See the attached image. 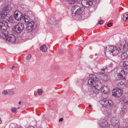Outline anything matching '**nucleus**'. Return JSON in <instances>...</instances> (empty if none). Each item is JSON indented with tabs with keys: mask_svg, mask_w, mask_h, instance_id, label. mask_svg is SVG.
<instances>
[{
	"mask_svg": "<svg viewBox=\"0 0 128 128\" xmlns=\"http://www.w3.org/2000/svg\"><path fill=\"white\" fill-rule=\"evenodd\" d=\"M89 77L88 80V84L92 86V91L94 92L98 93L102 87L101 83L98 81V78L95 75L91 74Z\"/></svg>",
	"mask_w": 128,
	"mask_h": 128,
	"instance_id": "obj_1",
	"label": "nucleus"
},
{
	"mask_svg": "<svg viewBox=\"0 0 128 128\" xmlns=\"http://www.w3.org/2000/svg\"><path fill=\"white\" fill-rule=\"evenodd\" d=\"M120 50L119 48L110 46L105 48V53L107 56L110 57L112 56H116L120 53Z\"/></svg>",
	"mask_w": 128,
	"mask_h": 128,
	"instance_id": "obj_2",
	"label": "nucleus"
},
{
	"mask_svg": "<svg viewBox=\"0 0 128 128\" xmlns=\"http://www.w3.org/2000/svg\"><path fill=\"white\" fill-rule=\"evenodd\" d=\"M72 14V16L79 15L81 14L82 11L81 8L78 6H72L71 8Z\"/></svg>",
	"mask_w": 128,
	"mask_h": 128,
	"instance_id": "obj_3",
	"label": "nucleus"
},
{
	"mask_svg": "<svg viewBox=\"0 0 128 128\" xmlns=\"http://www.w3.org/2000/svg\"><path fill=\"white\" fill-rule=\"evenodd\" d=\"M26 29L29 32H31L35 30L36 28V24L33 21L28 22L26 24Z\"/></svg>",
	"mask_w": 128,
	"mask_h": 128,
	"instance_id": "obj_4",
	"label": "nucleus"
},
{
	"mask_svg": "<svg viewBox=\"0 0 128 128\" xmlns=\"http://www.w3.org/2000/svg\"><path fill=\"white\" fill-rule=\"evenodd\" d=\"M100 103L102 106L104 107H106L108 106H112L113 105V103L111 100H108L104 99L100 101Z\"/></svg>",
	"mask_w": 128,
	"mask_h": 128,
	"instance_id": "obj_5",
	"label": "nucleus"
},
{
	"mask_svg": "<svg viewBox=\"0 0 128 128\" xmlns=\"http://www.w3.org/2000/svg\"><path fill=\"white\" fill-rule=\"evenodd\" d=\"M119 48L120 50H122L126 52L128 50V42L126 43L125 40L121 41L120 44Z\"/></svg>",
	"mask_w": 128,
	"mask_h": 128,
	"instance_id": "obj_6",
	"label": "nucleus"
},
{
	"mask_svg": "<svg viewBox=\"0 0 128 128\" xmlns=\"http://www.w3.org/2000/svg\"><path fill=\"white\" fill-rule=\"evenodd\" d=\"M24 28V24L21 23H19L16 25L14 27L15 31L18 33L21 32Z\"/></svg>",
	"mask_w": 128,
	"mask_h": 128,
	"instance_id": "obj_7",
	"label": "nucleus"
},
{
	"mask_svg": "<svg viewBox=\"0 0 128 128\" xmlns=\"http://www.w3.org/2000/svg\"><path fill=\"white\" fill-rule=\"evenodd\" d=\"M122 90L119 88L114 89L112 91V95L114 96L119 97L122 95Z\"/></svg>",
	"mask_w": 128,
	"mask_h": 128,
	"instance_id": "obj_8",
	"label": "nucleus"
},
{
	"mask_svg": "<svg viewBox=\"0 0 128 128\" xmlns=\"http://www.w3.org/2000/svg\"><path fill=\"white\" fill-rule=\"evenodd\" d=\"M81 4L83 6L87 8L91 6L93 3L91 0H82Z\"/></svg>",
	"mask_w": 128,
	"mask_h": 128,
	"instance_id": "obj_9",
	"label": "nucleus"
},
{
	"mask_svg": "<svg viewBox=\"0 0 128 128\" xmlns=\"http://www.w3.org/2000/svg\"><path fill=\"white\" fill-rule=\"evenodd\" d=\"M107 125V122L105 120H102L100 122V126L102 128H114V126L112 125H110L106 128V126Z\"/></svg>",
	"mask_w": 128,
	"mask_h": 128,
	"instance_id": "obj_10",
	"label": "nucleus"
},
{
	"mask_svg": "<svg viewBox=\"0 0 128 128\" xmlns=\"http://www.w3.org/2000/svg\"><path fill=\"white\" fill-rule=\"evenodd\" d=\"M14 18L17 20L19 21L21 20L22 14L21 12L18 10H16L14 12Z\"/></svg>",
	"mask_w": 128,
	"mask_h": 128,
	"instance_id": "obj_11",
	"label": "nucleus"
},
{
	"mask_svg": "<svg viewBox=\"0 0 128 128\" xmlns=\"http://www.w3.org/2000/svg\"><path fill=\"white\" fill-rule=\"evenodd\" d=\"M6 40L12 43H14L16 40V37L13 34L10 35L6 38Z\"/></svg>",
	"mask_w": 128,
	"mask_h": 128,
	"instance_id": "obj_12",
	"label": "nucleus"
},
{
	"mask_svg": "<svg viewBox=\"0 0 128 128\" xmlns=\"http://www.w3.org/2000/svg\"><path fill=\"white\" fill-rule=\"evenodd\" d=\"M12 9V7L10 5L8 4L6 5L2 11L6 15L7 13H8Z\"/></svg>",
	"mask_w": 128,
	"mask_h": 128,
	"instance_id": "obj_13",
	"label": "nucleus"
},
{
	"mask_svg": "<svg viewBox=\"0 0 128 128\" xmlns=\"http://www.w3.org/2000/svg\"><path fill=\"white\" fill-rule=\"evenodd\" d=\"M5 19H6V20H5L6 21V22H8L9 23H12V22L13 18L11 16L9 15H6L5 17Z\"/></svg>",
	"mask_w": 128,
	"mask_h": 128,
	"instance_id": "obj_14",
	"label": "nucleus"
},
{
	"mask_svg": "<svg viewBox=\"0 0 128 128\" xmlns=\"http://www.w3.org/2000/svg\"><path fill=\"white\" fill-rule=\"evenodd\" d=\"M7 23L4 22H0V30H5L6 28Z\"/></svg>",
	"mask_w": 128,
	"mask_h": 128,
	"instance_id": "obj_15",
	"label": "nucleus"
},
{
	"mask_svg": "<svg viewBox=\"0 0 128 128\" xmlns=\"http://www.w3.org/2000/svg\"><path fill=\"white\" fill-rule=\"evenodd\" d=\"M102 91L103 93L108 94L109 92V89L108 87L104 86L102 89Z\"/></svg>",
	"mask_w": 128,
	"mask_h": 128,
	"instance_id": "obj_16",
	"label": "nucleus"
},
{
	"mask_svg": "<svg viewBox=\"0 0 128 128\" xmlns=\"http://www.w3.org/2000/svg\"><path fill=\"white\" fill-rule=\"evenodd\" d=\"M56 20L54 17H51L48 21V22L51 24L55 25L56 24Z\"/></svg>",
	"mask_w": 128,
	"mask_h": 128,
	"instance_id": "obj_17",
	"label": "nucleus"
},
{
	"mask_svg": "<svg viewBox=\"0 0 128 128\" xmlns=\"http://www.w3.org/2000/svg\"><path fill=\"white\" fill-rule=\"evenodd\" d=\"M126 73L124 70H122L118 75V78H124L126 76Z\"/></svg>",
	"mask_w": 128,
	"mask_h": 128,
	"instance_id": "obj_18",
	"label": "nucleus"
},
{
	"mask_svg": "<svg viewBox=\"0 0 128 128\" xmlns=\"http://www.w3.org/2000/svg\"><path fill=\"white\" fill-rule=\"evenodd\" d=\"M40 50L43 52H46L48 48L44 44L40 46Z\"/></svg>",
	"mask_w": 128,
	"mask_h": 128,
	"instance_id": "obj_19",
	"label": "nucleus"
},
{
	"mask_svg": "<svg viewBox=\"0 0 128 128\" xmlns=\"http://www.w3.org/2000/svg\"><path fill=\"white\" fill-rule=\"evenodd\" d=\"M124 52H122L121 55V58L122 60L125 59L128 56V54Z\"/></svg>",
	"mask_w": 128,
	"mask_h": 128,
	"instance_id": "obj_20",
	"label": "nucleus"
},
{
	"mask_svg": "<svg viewBox=\"0 0 128 128\" xmlns=\"http://www.w3.org/2000/svg\"><path fill=\"white\" fill-rule=\"evenodd\" d=\"M4 30L2 32V35L3 36H4L5 37H6L8 34V32L6 29Z\"/></svg>",
	"mask_w": 128,
	"mask_h": 128,
	"instance_id": "obj_21",
	"label": "nucleus"
},
{
	"mask_svg": "<svg viewBox=\"0 0 128 128\" xmlns=\"http://www.w3.org/2000/svg\"><path fill=\"white\" fill-rule=\"evenodd\" d=\"M23 18L24 21L26 22H28L30 20L29 17L28 16H24Z\"/></svg>",
	"mask_w": 128,
	"mask_h": 128,
	"instance_id": "obj_22",
	"label": "nucleus"
},
{
	"mask_svg": "<svg viewBox=\"0 0 128 128\" xmlns=\"http://www.w3.org/2000/svg\"><path fill=\"white\" fill-rule=\"evenodd\" d=\"M6 14L2 11L0 13V20L3 18L4 17L5 18Z\"/></svg>",
	"mask_w": 128,
	"mask_h": 128,
	"instance_id": "obj_23",
	"label": "nucleus"
},
{
	"mask_svg": "<svg viewBox=\"0 0 128 128\" xmlns=\"http://www.w3.org/2000/svg\"><path fill=\"white\" fill-rule=\"evenodd\" d=\"M120 123L118 121H116L115 122V126L116 128H118L120 126Z\"/></svg>",
	"mask_w": 128,
	"mask_h": 128,
	"instance_id": "obj_24",
	"label": "nucleus"
},
{
	"mask_svg": "<svg viewBox=\"0 0 128 128\" xmlns=\"http://www.w3.org/2000/svg\"><path fill=\"white\" fill-rule=\"evenodd\" d=\"M107 70V69L106 68H103L101 69V70L100 72V73L102 74H104L105 72Z\"/></svg>",
	"mask_w": 128,
	"mask_h": 128,
	"instance_id": "obj_25",
	"label": "nucleus"
},
{
	"mask_svg": "<svg viewBox=\"0 0 128 128\" xmlns=\"http://www.w3.org/2000/svg\"><path fill=\"white\" fill-rule=\"evenodd\" d=\"M123 66L124 67H126L128 66V61H126L124 62L123 63Z\"/></svg>",
	"mask_w": 128,
	"mask_h": 128,
	"instance_id": "obj_26",
	"label": "nucleus"
},
{
	"mask_svg": "<svg viewBox=\"0 0 128 128\" xmlns=\"http://www.w3.org/2000/svg\"><path fill=\"white\" fill-rule=\"evenodd\" d=\"M68 2L70 4H74L76 2L75 0H68Z\"/></svg>",
	"mask_w": 128,
	"mask_h": 128,
	"instance_id": "obj_27",
	"label": "nucleus"
},
{
	"mask_svg": "<svg viewBox=\"0 0 128 128\" xmlns=\"http://www.w3.org/2000/svg\"><path fill=\"white\" fill-rule=\"evenodd\" d=\"M125 110L124 109H122L120 112V114L121 115H123L124 113H125Z\"/></svg>",
	"mask_w": 128,
	"mask_h": 128,
	"instance_id": "obj_28",
	"label": "nucleus"
},
{
	"mask_svg": "<svg viewBox=\"0 0 128 128\" xmlns=\"http://www.w3.org/2000/svg\"><path fill=\"white\" fill-rule=\"evenodd\" d=\"M42 90L40 89L38 90L37 91V93L39 95H41L42 94Z\"/></svg>",
	"mask_w": 128,
	"mask_h": 128,
	"instance_id": "obj_29",
	"label": "nucleus"
},
{
	"mask_svg": "<svg viewBox=\"0 0 128 128\" xmlns=\"http://www.w3.org/2000/svg\"><path fill=\"white\" fill-rule=\"evenodd\" d=\"M11 110L12 112L14 113L16 111V108H13L11 109Z\"/></svg>",
	"mask_w": 128,
	"mask_h": 128,
	"instance_id": "obj_30",
	"label": "nucleus"
},
{
	"mask_svg": "<svg viewBox=\"0 0 128 128\" xmlns=\"http://www.w3.org/2000/svg\"><path fill=\"white\" fill-rule=\"evenodd\" d=\"M15 92L14 91H11L9 92L8 94L9 95H12L15 94Z\"/></svg>",
	"mask_w": 128,
	"mask_h": 128,
	"instance_id": "obj_31",
	"label": "nucleus"
},
{
	"mask_svg": "<svg viewBox=\"0 0 128 128\" xmlns=\"http://www.w3.org/2000/svg\"><path fill=\"white\" fill-rule=\"evenodd\" d=\"M31 57V55L30 54L28 55L27 56L26 60H28L30 59Z\"/></svg>",
	"mask_w": 128,
	"mask_h": 128,
	"instance_id": "obj_32",
	"label": "nucleus"
},
{
	"mask_svg": "<svg viewBox=\"0 0 128 128\" xmlns=\"http://www.w3.org/2000/svg\"><path fill=\"white\" fill-rule=\"evenodd\" d=\"M8 93L6 90H4L2 92V94H4V95H6Z\"/></svg>",
	"mask_w": 128,
	"mask_h": 128,
	"instance_id": "obj_33",
	"label": "nucleus"
},
{
	"mask_svg": "<svg viewBox=\"0 0 128 128\" xmlns=\"http://www.w3.org/2000/svg\"><path fill=\"white\" fill-rule=\"evenodd\" d=\"M103 22H104V21L103 20H100V21L99 22H98V24H102L103 23Z\"/></svg>",
	"mask_w": 128,
	"mask_h": 128,
	"instance_id": "obj_34",
	"label": "nucleus"
},
{
	"mask_svg": "<svg viewBox=\"0 0 128 128\" xmlns=\"http://www.w3.org/2000/svg\"><path fill=\"white\" fill-rule=\"evenodd\" d=\"M112 23H108L107 24V26H108L109 27H110L111 26H112Z\"/></svg>",
	"mask_w": 128,
	"mask_h": 128,
	"instance_id": "obj_35",
	"label": "nucleus"
},
{
	"mask_svg": "<svg viewBox=\"0 0 128 128\" xmlns=\"http://www.w3.org/2000/svg\"><path fill=\"white\" fill-rule=\"evenodd\" d=\"M126 16H128V14H124V15H123V17L122 18L124 20V16H125V17H126Z\"/></svg>",
	"mask_w": 128,
	"mask_h": 128,
	"instance_id": "obj_36",
	"label": "nucleus"
},
{
	"mask_svg": "<svg viewBox=\"0 0 128 128\" xmlns=\"http://www.w3.org/2000/svg\"><path fill=\"white\" fill-rule=\"evenodd\" d=\"M63 120V118H61L59 119V122H60L62 121Z\"/></svg>",
	"mask_w": 128,
	"mask_h": 128,
	"instance_id": "obj_37",
	"label": "nucleus"
},
{
	"mask_svg": "<svg viewBox=\"0 0 128 128\" xmlns=\"http://www.w3.org/2000/svg\"><path fill=\"white\" fill-rule=\"evenodd\" d=\"M2 123V121L1 118L0 117V124H1Z\"/></svg>",
	"mask_w": 128,
	"mask_h": 128,
	"instance_id": "obj_38",
	"label": "nucleus"
},
{
	"mask_svg": "<svg viewBox=\"0 0 128 128\" xmlns=\"http://www.w3.org/2000/svg\"><path fill=\"white\" fill-rule=\"evenodd\" d=\"M10 68L12 70L15 68V67L14 66H12V67H11Z\"/></svg>",
	"mask_w": 128,
	"mask_h": 128,
	"instance_id": "obj_39",
	"label": "nucleus"
},
{
	"mask_svg": "<svg viewBox=\"0 0 128 128\" xmlns=\"http://www.w3.org/2000/svg\"><path fill=\"white\" fill-rule=\"evenodd\" d=\"M28 128H35L33 126H30L28 127Z\"/></svg>",
	"mask_w": 128,
	"mask_h": 128,
	"instance_id": "obj_40",
	"label": "nucleus"
},
{
	"mask_svg": "<svg viewBox=\"0 0 128 128\" xmlns=\"http://www.w3.org/2000/svg\"><path fill=\"white\" fill-rule=\"evenodd\" d=\"M14 125L13 124H10V127H12V126H14Z\"/></svg>",
	"mask_w": 128,
	"mask_h": 128,
	"instance_id": "obj_41",
	"label": "nucleus"
},
{
	"mask_svg": "<svg viewBox=\"0 0 128 128\" xmlns=\"http://www.w3.org/2000/svg\"><path fill=\"white\" fill-rule=\"evenodd\" d=\"M21 103V101H20L19 102H18V104H20Z\"/></svg>",
	"mask_w": 128,
	"mask_h": 128,
	"instance_id": "obj_42",
	"label": "nucleus"
},
{
	"mask_svg": "<svg viewBox=\"0 0 128 128\" xmlns=\"http://www.w3.org/2000/svg\"><path fill=\"white\" fill-rule=\"evenodd\" d=\"M125 19L126 20H128V17H126Z\"/></svg>",
	"mask_w": 128,
	"mask_h": 128,
	"instance_id": "obj_43",
	"label": "nucleus"
},
{
	"mask_svg": "<svg viewBox=\"0 0 128 128\" xmlns=\"http://www.w3.org/2000/svg\"><path fill=\"white\" fill-rule=\"evenodd\" d=\"M89 106L90 107L91 106L90 105H89Z\"/></svg>",
	"mask_w": 128,
	"mask_h": 128,
	"instance_id": "obj_44",
	"label": "nucleus"
},
{
	"mask_svg": "<svg viewBox=\"0 0 128 128\" xmlns=\"http://www.w3.org/2000/svg\"><path fill=\"white\" fill-rule=\"evenodd\" d=\"M22 128L21 127H20L19 126V128Z\"/></svg>",
	"mask_w": 128,
	"mask_h": 128,
	"instance_id": "obj_45",
	"label": "nucleus"
},
{
	"mask_svg": "<svg viewBox=\"0 0 128 128\" xmlns=\"http://www.w3.org/2000/svg\"><path fill=\"white\" fill-rule=\"evenodd\" d=\"M18 109H19V108H19V107H18Z\"/></svg>",
	"mask_w": 128,
	"mask_h": 128,
	"instance_id": "obj_46",
	"label": "nucleus"
},
{
	"mask_svg": "<svg viewBox=\"0 0 128 128\" xmlns=\"http://www.w3.org/2000/svg\"><path fill=\"white\" fill-rule=\"evenodd\" d=\"M28 128V127L27 128Z\"/></svg>",
	"mask_w": 128,
	"mask_h": 128,
	"instance_id": "obj_47",
	"label": "nucleus"
}]
</instances>
